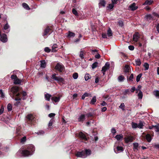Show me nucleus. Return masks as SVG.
I'll use <instances>...</instances> for the list:
<instances>
[{
    "label": "nucleus",
    "mask_w": 159,
    "mask_h": 159,
    "mask_svg": "<svg viewBox=\"0 0 159 159\" xmlns=\"http://www.w3.org/2000/svg\"><path fill=\"white\" fill-rule=\"evenodd\" d=\"M34 146L32 144L28 145L25 149L20 150L16 153V155L19 157H28L32 155L35 151Z\"/></svg>",
    "instance_id": "1"
},
{
    "label": "nucleus",
    "mask_w": 159,
    "mask_h": 159,
    "mask_svg": "<svg viewBox=\"0 0 159 159\" xmlns=\"http://www.w3.org/2000/svg\"><path fill=\"white\" fill-rule=\"evenodd\" d=\"M19 90L18 87L16 86H13L11 88V93H10V96L12 98L14 99L15 97H17V98H15V100L16 101H20L21 100V98H20V94L17 93Z\"/></svg>",
    "instance_id": "2"
},
{
    "label": "nucleus",
    "mask_w": 159,
    "mask_h": 159,
    "mask_svg": "<svg viewBox=\"0 0 159 159\" xmlns=\"http://www.w3.org/2000/svg\"><path fill=\"white\" fill-rule=\"evenodd\" d=\"M91 154V151L89 149H85L81 152H77L76 156L77 157L85 158L89 156Z\"/></svg>",
    "instance_id": "3"
},
{
    "label": "nucleus",
    "mask_w": 159,
    "mask_h": 159,
    "mask_svg": "<svg viewBox=\"0 0 159 159\" xmlns=\"http://www.w3.org/2000/svg\"><path fill=\"white\" fill-rule=\"evenodd\" d=\"M57 74L54 73L52 75V78L55 81H57L59 84H65V80L64 78L60 76H57Z\"/></svg>",
    "instance_id": "4"
},
{
    "label": "nucleus",
    "mask_w": 159,
    "mask_h": 159,
    "mask_svg": "<svg viewBox=\"0 0 159 159\" xmlns=\"http://www.w3.org/2000/svg\"><path fill=\"white\" fill-rule=\"evenodd\" d=\"M52 32V30L50 27L48 26L44 29L43 33L42 34L43 36L44 37V38H46L47 36L50 34Z\"/></svg>",
    "instance_id": "5"
},
{
    "label": "nucleus",
    "mask_w": 159,
    "mask_h": 159,
    "mask_svg": "<svg viewBox=\"0 0 159 159\" xmlns=\"http://www.w3.org/2000/svg\"><path fill=\"white\" fill-rule=\"evenodd\" d=\"M15 134L16 136L18 139H19L22 135H23V133L21 131V127L20 126H19L16 128Z\"/></svg>",
    "instance_id": "6"
},
{
    "label": "nucleus",
    "mask_w": 159,
    "mask_h": 159,
    "mask_svg": "<svg viewBox=\"0 0 159 159\" xmlns=\"http://www.w3.org/2000/svg\"><path fill=\"white\" fill-rule=\"evenodd\" d=\"M0 39L3 43H5L7 41V39L6 34H1V32L0 30Z\"/></svg>",
    "instance_id": "7"
},
{
    "label": "nucleus",
    "mask_w": 159,
    "mask_h": 159,
    "mask_svg": "<svg viewBox=\"0 0 159 159\" xmlns=\"http://www.w3.org/2000/svg\"><path fill=\"white\" fill-rule=\"evenodd\" d=\"M72 13L75 15V16L77 18H79V19L83 20L85 18L84 16L83 15H82V16L80 17H79L80 16V14H78L77 10H76L75 8H73L72 9Z\"/></svg>",
    "instance_id": "8"
},
{
    "label": "nucleus",
    "mask_w": 159,
    "mask_h": 159,
    "mask_svg": "<svg viewBox=\"0 0 159 159\" xmlns=\"http://www.w3.org/2000/svg\"><path fill=\"white\" fill-rule=\"evenodd\" d=\"M55 69L60 72H61L64 70V67L63 65L58 63L55 67Z\"/></svg>",
    "instance_id": "9"
},
{
    "label": "nucleus",
    "mask_w": 159,
    "mask_h": 159,
    "mask_svg": "<svg viewBox=\"0 0 159 159\" xmlns=\"http://www.w3.org/2000/svg\"><path fill=\"white\" fill-rule=\"evenodd\" d=\"M66 37L70 38L72 37H74L75 36V34L70 31H69L68 33L66 34Z\"/></svg>",
    "instance_id": "10"
},
{
    "label": "nucleus",
    "mask_w": 159,
    "mask_h": 159,
    "mask_svg": "<svg viewBox=\"0 0 159 159\" xmlns=\"http://www.w3.org/2000/svg\"><path fill=\"white\" fill-rule=\"evenodd\" d=\"M85 119V115L82 114L79 116L78 118V120L79 122H83Z\"/></svg>",
    "instance_id": "11"
},
{
    "label": "nucleus",
    "mask_w": 159,
    "mask_h": 159,
    "mask_svg": "<svg viewBox=\"0 0 159 159\" xmlns=\"http://www.w3.org/2000/svg\"><path fill=\"white\" fill-rule=\"evenodd\" d=\"M115 152L118 153L123 151V148L122 147L118 146L116 147V150L114 149Z\"/></svg>",
    "instance_id": "12"
},
{
    "label": "nucleus",
    "mask_w": 159,
    "mask_h": 159,
    "mask_svg": "<svg viewBox=\"0 0 159 159\" xmlns=\"http://www.w3.org/2000/svg\"><path fill=\"white\" fill-rule=\"evenodd\" d=\"M106 2L104 0H100L98 3V6L99 8L102 7H105Z\"/></svg>",
    "instance_id": "13"
},
{
    "label": "nucleus",
    "mask_w": 159,
    "mask_h": 159,
    "mask_svg": "<svg viewBox=\"0 0 159 159\" xmlns=\"http://www.w3.org/2000/svg\"><path fill=\"white\" fill-rule=\"evenodd\" d=\"M139 37V33L138 32L135 33V34H134L133 36V40L135 42H137L138 41Z\"/></svg>",
    "instance_id": "14"
},
{
    "label": "nucleus",
    "mask_w": 159,
    "mask_h": 159,
    "mask_svg": "<svg viewBox=\"0 0 159 159\" xmlns=\"http://www.w3.org/2000/svg\"><path fill=\"white\" fill-rule=\"evenodd\" d=\"M137 6H136V4L135 3H133L132 4L130 5L129 6V8L132 11H134L136 10L138 8Z\"/></svg>",
    "instance_id": "15"
},
{
    "label": "nucleus",
    "mask_w": 159,
    "mask_h": 159,
    "mask_svg": "<svg viewBox=\"0 0 159 159\" xmlns=\"http://www.w3.org/2000/svg\"><path fill=\"white\" fill-rule=\"evenodd\" d=\"M153 16L151 14H147L144 17V18L146 21H149L153 19Z\"/></svg>",
    "instance_id": "16"
},
{
    "label": "nucleus",
    "mask_w": 159,
    "mask_h": 159,
    "mask_svg": "<svg viewBox=\"0 0 159 159\" xmlns=\"http://www.w3.org/2000/svg\"><path fill=\"white\" fill-rule=\"evenodd\" d=\"M3 29L7 30L6 32L7 33L10 31V26L7 23L5 24L4 26Z\"/></svg>",
    "instance_id": "17"
},
{
    "label": "nucleus",
    "mask_w": 159,
    "mask_h": 159,
    "mask_svg": "<svg viewBox=\"0 0 159 159\" xmlns=\"http://www.w3.org/2000/svg\"><path fill=\"white\" fill-rule=\"evenodd\" d=\"M79 137L82 139L84 140H87V138L85 135L81 132L79 133Z\"/></svg>",
    "instance_id": "18"
},
{
    "label": "nucleus",
    "mask_w": 159,
    "mask_h": 159,
    "mask_svg": "<svg viewBox=\"0 0 159 159\" xmlns=\"http://www.w3.org/2000/svg\"><path fill=\"white\" fill-rule=\"evenodd\" d=\"M123 138V136L122 134L117 135L115 137V138L118 141H121L122 140Z\"/></svg>",
    "instance_id": "19"
},
{
    "label": "nucleus",
    "mask_w": 159,
    "mask_h": 159,
    "mask_svg": "<svg viewBox=\"0 0 159 159\" xmlns=\"http://www.w3.org/2000/svg\"><path fill=\"white\" fill-rule=\"evenodd\" d=\"M58 46L56 44H54L52 47V52H56L57 51Z\"/></svg>",
    "instance_id": "20"
},
{
    "label": "nucleus",
    "mask_w": 159,
    "mask_h": 159,
    "mask_svg": "<svg viewBox=\"0 0 159 159\" xmlns=\"http://www.w3.org/2000/svg\"><path fill=\"white\" fill-rule=\"evenodd\" d=\"M27 119L30 121H32L34 120V117L33 115L31 114H29L27 115L26 116Z\"/></svg>",
    "instance_id": "21"
},
{
    "label": "nucleus",
    "mask_w": 159,
    "mask_h": 159,
    "mask_svg": "<svg viewBox=\"0 0 159 159\" xmlns=\"http://www.w3.org/2000/svg\"><path fill=\"white\" fill-rule=\"evenodd\" d=\"M125 140L126 143H128L129 142H132L133 141V138L129 137L125 139Z\"/></svg>",
    "instance_id": "22"
},
{
    "label": "nucleus",
    "mask_w": 159,
    "mask_h": 159,
    "mask_svg": "<svg viewBox=\"0 0 159 159\" xmlns=\"http://www.w3.org/2000/svg\"><path fill=\"white\" fill-rule=\"evenodd\" d=\"M60 99V97H53L52 98V100L53 102H58L59 101Z\"/></svg>",
    "instance_id": "23"
},
{
    "label": "nucleus",
    "mask_w": 159,
    "mask_h": 159,
    "mask_svg": "<svg viewBox=\"0 0 159 159\" xmlns=\"http://www.w3.org/2000/svg\"><path fill=\"white\" fill-rule=\"evenodd\" d=\"M130 69V67L128 65H126L124 68V72L125 73H128Z\"/></svg>",
    "instance_id": "24"
},
{
    "label": "nucleus",
    "mask_w": 159,
    "mask_h": 159,
    "mask_svg": "<svg viewBox=\"0 0 159 159\" xmlns=\"http://www.w3.org/2000/svg\"><path fill=\"white\" fill-rule=\"evenodd\" d=\"M40 67L42 68H44L46 66V63L44 60H42L40 61Z\"/></svg>",
    "instance_id": "25"
},
{
    "label": "nucleus",
    "mask_w": 159,
    "mask_h": 159,
    "mask_svg": "<svg viewBox=\"0 0 159 159\" xmlns=\"http://www.w3.org/2000/svg\"><path fill=\"white\" fill-rule=\"evenodd\" d=\"M153 2V1L152 0H146L144 4H143V5H150L151 4L152 2Z\"/></svg>",
    "instance_id": "26"
},
{
    "label": "nucleus",
    "mask_w": 159,
    "mask_h": 159,
    "mask_svg": "<svg viewBox=\"0 0 159 159\" xmlns=\"http://www.w3.org/2000/svg\"><path fill=\"white\" fill-rule=\"evenodd\" d=\"M23 7L25 9L27 10H29L30 8L27 4L25 3H23L22 4Z\"/></svg>",
    "instance_id": "27"
},
{
    "label": "nucleus",
    "mask_w": 159,
    "mask_h": 159,
    "mask_svg": "<svg viewBox=\"0 0 159 159\" xmlns=\"http://www.w3.org/2000/svg\"><path fill=\"white\" fill-rule=\"evenodd\" d=\"M51 97V95L48 94L46 93L45 95V98L46 100L49 101L50 100V98Z\"/></svg>",
    "instance_id": "28"
},
{
    "label": "nucleus",
    "mask_w": 159,
    "mask_h": 159,
    "mask_svg": "<svg viewBox=\"0 0 159 159\" xmlns=\"http://www.w3.org/2000/svg\"><path fill=\"white\" fill-rule=\"evenodd\" d=\"M118 80L119 82H123L125 79V77L123 75H120L118 77Z\"/></svg>",
    "instance_id": "29"
},
{
    "label": "nucleus",
    "mask_w": 159,
    "mask_h": 159,
    "mask_svg": "<svg viewBox=\"0 0 159 159\" xmlns=\"http://www.w3.org/2000/svg\"><path fill=\"white\" fill-rule=\"evenodd\" d=\"M112 32L111 29L109 28L107 30V34L108 37H110L112 36Z\"/></svg>",
    "instance_id": "30"
},
{
    "label": "nucleus",
    "mask_w": 159,
    "mask_h": 159,
    "mask_svg": "<svg viewBox=\"0 0 159 159\" xmlns=\"http://www.w3.org/2000/svg\"><path fill=\"white\" fill-rule=\"evenodd\" d=\"M96 101V97L95 96H94L92 98V99L91 100L90 102V103L93 105L94 104Z\"/></svg>",
    "instance_id": "31"
},
{
    "label": "nucleus",
    "mask_w": 159,
    "mask_h": 159,
    "mask_svg": "<svg viewBox=\"0 0 159 159\" xmlns=\"http://www.w3.org/2000/svg\"><path fill=\"white\" fill-rule=\"evenodd\" d=\"M21 80L17 78L14 80V83L15 84H19L21 83Z\"/></svg>",
    "instance_id": "32"
},
{
    "label": "nucleus",
    "mask_w": 159,
    "mask_h": 159,
    "mask_svg": "<svg viewBox=\"0 0 159 159\" xmlns=\"http://www.w3.org/2000/svg\"><path fill=\"white\" fill-rule=\"evenodd\" d=\"M146 138L148 142H150L152 140V138L149 134H148L146 135Z\"/></svg>",
    "instance_id": "33"
},
{
    "label": "nucleus",
    "mask_w": 159,
    "mask_h": 159,
    "mask_svg": "<svg viewBox=\"0 0 159 159\" xmlns=\"http://www.w3.org/2000/svg\"><path fill=\"white\" fill-rule=\"evenodd\" d=\"M133 149L135 151L136 150H138V148L139 146V144L137 143H133Z\"/></svg>",
    "instance_id": "34"
},
{
    "label": "nucleus",
    "mask_w": 159,
    "mask_h": 159,
    "mask_svg": "<svg viewBox=\"0 0 159 159\" xmlns=\"http://www.w3.org/2000/svg\"><path fill=\"white\" fill-rule=\"evenodd\" d=\"M138 96L139 99H141L143 98V93L141 90H139V93L138 94Z\"/></svg>",
    "instance_id": "35"
},
{
    "label": "nucleus",
    "mask_w": 159,
    "mask_h": 159,
    "mask_svg": "<svg viewBox=\"0 0 159 159\" xmlns=\"http://www.w3.org/2000/svg\"><path fill=\"white\" fill-rule=\"evenodd\" d=\"M144 126L143 122L141 120L139 121V124H138V128L139 129H142Z\"/></svg>",
    "instance_id": "36"
},
{
    "label": "nucleus",
    "mask_w": 159,
    "mask_h": 159,
    "mask_svg": "<svg viewBox=\"0 0 159 159\" xmlns=\"http://www.w3.org/2000/svg\"><path fill=\"white\" fill-rule=\"evenodd\" d=\"M84 51L82 49H81L80 52V53L79 56L80 58L82 59H83L84 58Z\"/></svg>",
    "instance_id": "37"
},
{
    "label": "nucleus",
    "mask_w": 159,
    "mask_h": 159,
    "mask_svg": "<svg viewBox=\"0 0 159 159\" xmlns=\"http://www.w3.org/2000/svg\"><path fill=\"white\" fill-rule=\"evenodd\" d=\"M26 137L25 136H24L20 139V142L21 143L24 144L26 141Z\"/></svg>",
    "instance_id": "38"
},
{
    "label": "nucleus",
    "mask_w": 159,
    "mask_h": 159,
    "mask_svg": "<svg viewBox=\"0 0 159 159\" xmlns=\"http://www.w3.org/2000/svg\"><path fill=\"white\" fill-rule=\"evenodd\" d=\"M143 66L145 68V70H148L149 67V65L147 63H145L143 65Z\"/></svg>",
    "instance_id": "39"
},
{
    "label": "nucleus",
    "mask_w": 159,
    "mask_h": 159,
    "mask_svg": "<svg viewBox=\"0 0 159 159\" xmlns=\"http://www.w3.org/2000/svg\"><path fill=\"white\" fill-rule=\"evenodd\" d=\"M154 129L156 132H158L159 134V124L155 125Z\"/></svg>",
    "instance_id": "40"
},
{
    "label": "nucleus",
    "mask_w": 159,
    "mask_h": 159,
    "mask_svg": "<svg viewBox=\"0 0 159 159\" xmlns=\"http://www.w3.org/2000/svg\"><path fill=\"white\" fill-rule=\"evenodd\" d=\"M108 69H107V67H105L104 66H103L102 69V72L103 75L105 74V72L108 70Z\"/></svg>",
    "instance_id": "41"
},
{
    "label": "nucleus",
    "mask_w": 159,
    "mask_h": 159,
    "mask_svg": "<svg viewBox=\"0 0 159 159\" xmlns=\"http://www.w3.org/2000/svg\"><path fill=\"white\" fill-rule=\"evenodd\" d=\"M128 78V76L127 77ZM134 79V75L133 74H131L129 76V77L128 79L127 78V80L128 81H133V79Z\"/></svg>",
    "instance_id": "42"
},
{
    "label": "nucleus",
    "mask_w": 159,
    "mask_h": 159,
    "mask_svg": "<svg viewBox=\"0 0 159 159\" xmlns=\"http://www.w3.org/2000/svg\"><path fill=\"white\" fill-rule=\"evenodd\" d=\"M135 63L136 65L139 66L141 65V61L139 59H138L135 60Z\"/></svg>",
    "instance_id": "43"
},
{
    "label": "nucleus",
    "mask_w": 159,
    "mask_h": 159,
    "mask_svg": "<svg viewBox=\"0 0 159 159\" xmlns=\"http://www.w3.org/2000/svg\"><path fill=\"white\" fill-rule=\"evenodd\" d=\"M7 110L8 111H11L12 109V106L11 104L9 103L7 107Z\"/></svg>",
    "instance_id": "44"
},
{
    "label": "nucleus",
    "mask_w": 159,
    "mask_h": 159,
    "mask_svg": "<svg viewBox=\"0 0 159 159\" xmlns=\"http://www.w3.org/2000/svg\"><path fill=\"white\" fill-rule=\"evenodd\" d=\"M91 78L89 74H87L85 75L84 78L86 81L88 80L89 79Z\"/></svg>",
    "instance_id": "45"
},
{
    "label": "nucleus",
    "mask_w": 159,
    "mask_h": 159,
    "mask_svg": "<svg viewBox=\"0 0 159 159\" xmlns=\"http://www.w3.org/2000/svg\"><path fill=\"white\" fill-rule=\"evenodd\" d=\"M142 75V74H140L137 75L136 77V81L137 82H138L139 81Z\"/></svg>",
    "instance_id": "46"
},
{
    "label": "nucleus",
    "mask_w": 159,
    "mask_h": 159,
    "mask_svg": "<svg viewBox=\"0 0 159 159\" xmlns=\"http://www.w3.org/2000/svg\"><path fill=\"white\" fill-rule=\"evenodd\" d=\"M132 126L133 128H136L137 127L138 128V124L136 123L132 122Z\"/></svg>",
    "instance_id": "47"
},
{
    "label": "nucleus",
    "mask_w": 159,
    "mask_h": 159,
    "mask_svg": "<svg viewBox=\"0 0 159 159\" xmlns=\"http://www.w3.org/2000/svg\"><path fill=\"white\" fill-rule=\"evenodd\" d=\"M98 63L97 62H95L93 64L92 66V67L93 69H94L96 68L98 66Z\"/></svg>",
    "instance_id": "48"
},
{
    "label": "nucleus",
    "mask_w": 159,
    "mask_h": 159,
    "mask_svg": "<svg viewBox=\"0 0 159 159\" xmlns=\"http://www.w3.org/2000/svg\"><path fill=\"white\" fill-rule=\"evenodd\" d=\"M125 105L124 103H121L120 105L119 106V108L121 109L122 110H125Z\"/></svg>",
    "instance_id": "49"
},
{
    "label": "nucleus",
    "mask_w": 159,
    "mask_h": 159,
    "mask_svg": "<svg viewBox=\"0 0 159 159\" xmlns=\"http://www.w3.org/2000/svg\"><path fill=\"white\" fill-rule=\"evenodd\" d=\"M154 95L157 97H159V91H156L154 92Z\"/></svg>",
    "instance_id": "50"
},
{
    "label": "nucleus",
    "mask_w": 159,
    "mask_h": 159,
    "mask_svg": "<svg viewBox=\"0 0 159 159\" xmlns=\"http://www.w3.org/2000/svg\"><path fill=\"white\" fill-rule=\"evenodd\" d=\"M78 76V74L77 73H75L73 74V77L74 79H76Z\"/></svg>",
    "instance_id": "51"
},
{
    "label": "nucleus",
    "mask_w": 159,
    "mask_h": 159,
    "mask_svg": "<svg viewBox=\"0 0 159 159\" xmlns=\"http://www.w3.org/2000/svg\"><path fill=\"white\" fill-rule=\"evenodd\" d=\"M114 4L113 3L112 4H109L108 7V8L110 9H112L114 6Z\"/></svg>",
    "instance_id": "52"
},
{
    "label": "nucleus",
    "mask_w": 159,
    "mask_h": 159,
    "mask_svg": "<svg viewBox=\"0 0 159 159\" xmlns=\"http://www.w3.org/2000/svg\"><path fill=\"white\" fill-rule=\"evenodd\" d=\"M44 51L47 52H49L51 51V49L48 47H46L44 48Z\"/></svg>",
    "instance_id": "53"
},
{
    "label": "nucleus",
    "mask_w": 159,
    "mask_h": 159,
    "mask_svg": "<svg viewBox=\"0 0 159 159\" xmlns=\"http://www.w3.org/2000/svg\"><path fill=\"white\" fill-rule=\"evenodd\" d=\"M4 111V107L3 106H2L1 107V109H0V115H1L3 113Z\"/></svg>",
    "instance_id": "54"
},
{
    "label": "nucleus",
    "mask_w": 159,
    "mask_h": 159,
    "mask_svg": "<svg viewBox=\"0 0 159 159\" xmlns=\"http://www.w3.org/2000/svg\"><path fill=\"white\" fill-rule=\"evenodd\" d=\"M104 66L105 67H107V69H109L110 66V64L109 62H106Z\"/></svg>",
    "instance_id": "55"
},
{
    "label": "nucleus",
    "mask_w": 159,
    "mask_h": 159,
    "mask_svg": "<svg viewBox=\"0 0 159 159\" xmlns=\"http://www.w3.org/2000/svg\"><path fill=\"white\" fill-rule=\"evenodd\" d=\"M118 23L119 25L121 27H122L123 25V21L121 20L119 21L118 22Z\"/></svg>",
    "instance_id": "56"
},
{
    "label": "nucleus",
    "mask_w": 159,
    "mask_h": 159,
    "mask_svg": "<svg viewBox=\"0 0 159 159\" xmlns=\"http://www.w3.org/2000/svg\"><path fill=\"white\" fill-rule=\"evenodd\" d=\"M129 49L131 51L133 50L134 49V47L132 45H129L128 47Z\"/></svg>",
    "instance_id": "57"
},
{
    "label": "nucleus",
    "mask_w": 159,
    "mask_h": 159,
    "mask_svg": "<svg viewBox=\"0 0 159 159\" xmlns=\"http://www.w3.org/2000/svg\"><path fill=\"white\" fill-rule=\"evenodd\" d=\"M22 95L23 96L22 99H23L24 100L25 99V97L27 95L26 93L25 92H23L22 93Z\"/></svg>",
    "instance_id": "58"
},
{
    "label": "nucleus",
    "mask_w": 159,
    "mask_h": 159,
    "mask_svg": "<svg viewBox=\"0 0 159 159\" xmlns=\"http://www.w3.org/2000/svg\"><path fill=\"white\" fill-rule=\"evenodd\" d=\"M111 133L113 134H115L116 133V131L115 129L114 128H112L111 129Z\"/></svg>",
    "instance_id": "59"
},
{
    "label": "nucleus",
    "mask_w": 159,
    "mask_h": 159,
    "mask_svg": "<svg viewBox=\"0 0 159 159\" xmlns=\"http://www.w3.org/2000/svg\"><path fill=\"white\" fill-rule=\"evenodd\" d=\"M55 115V114L53 113H51L48 115V116L50 118L54 116Z\"/></svg>",
    "instance_id": "60"
},
{
    "label": "nucleus",
    "mask_w": 159,
    "mask_h": 159,
    "mask_svg": "<svg viewBox=\"0 0 159 159\" xmlns=\"http://www.w3.org/2000/svg\"><path fill=\"white\" fill-rule=\"evenodd\" d=\"M53 121V120L52 119H51L50 120L48 124L49 126H51L52 125Z\"/></svg>",
    "instance_id": "61"
},
{
    "label": "nucleus",
    "mask_w": 159,
    "mask_h": 159,
    "mask_svg": "<svg viewBox=\"0 0 159 159\" xmlns=\"http://www.w3.org/2000/svg\"><path fill=\"white\" fill-rule=\"evenodd\" d=\"M17 77L16 75H11V78L12 79L15 80L17 78Z\"/></svg>",
    "instance_id": "62"
},
{
    "label": "nucleus",
    "mask_w": 159,
    "mask_h": 159,
    "mask_svg": "<svg viewBox=\"0 0 159 159\" xmlns=\"http://www.w3.org/2000/svg\"><path fill=\"white\" fill-rule=\"evenodd\" d=\"M107 35L105 33H103L102 34V37L103 38H107Z\"/></svg>",
    "instance_id": "63"
},
{
    "label": "nucleus",
    "mask_w": 159,
    "mask_h": 159,
    "mask_svg": "<svg viewBox=\"0 0 159 159\" xmlns=\"http://www.w3.org/2000/svg\"><path fill=\"white\" fill-rule=\"evenodd\" d=\"M156 28L158 33H159V23L157 24L156 26Z\"/></svg>",
    "instance_id": "64"
}]
</instances>
